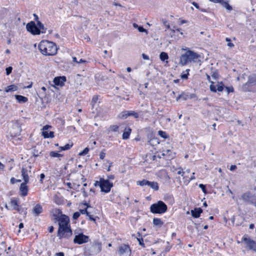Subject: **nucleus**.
<instances>
[{"mask_svg":"<svg viewBox=\"0 0 256 256\" xmlns=\"http://www.w3.org/2000/svg\"><path fill=\"white\" fill-rule=\"evenodd\" d=\"M90 219V220L95 222L96 219L94 218L93 216L90 214V212H88V214L86 215Z\"/></svg>","mask_w":256,"mask_h":256,"instance_id":"52","label":"nucleus"},{"mask_svg":"<svg viewBox=\"0 0 256 256\" xmlns=\"http://www.w3.org/2000/svg\"><path fill=\"white\" fill-rule=\"evenodd\" d=\"M132 132V129L130 128H126L122 134V139L127 140L129 138L130 134Z\"/></svg>","mask_w":256,"mask_h":256,"instance_id":"20","label":"nucleus"},{"mask_svg":"<svg viewBox=\"0 0 256 256\" xmlns=\"http://www.w3.org/2000/svg\"><path fill=\"white\" fill-rule=\"evenodd\" d=\"M223 7H224L226 10H232V7L229 4L228 2H225L224 0L222 1V2L220 4Z\"/></svg>","mask_w":256,"mask_h":256,"instance_id":"27","label":"nucleus"},{"mask_svg":"<svg viewBox=\"0 0 256 256\" xmlns=\"http://www.w3.org/2000/svg\"><path fill=\"white\" fill-rule=\"evenodd\" d=\"M137 184L140 186H147L148 183V180H142L137 181Z\"/></svg>","mask_w":256,"mask_h":256,"instance_id":"33","label":"nucleus"},{"mask_svg":"<svg viewBox=\"0 0 256 256\" xmlns=\"http://www.w3.org/2000/svg\"><path fill=\"white\" fill-rule=\"evenodd\" d=\"M142 57L144 60H149V56L144 54H142Z\"/></svg>","mask_w":256,"mask_h":256,"instance_id":"59","label":"nucleus"},{"mask_svg":"<svg viewBox=\"0 0 256 256\" xmlns=\"http://www.w3.org/2000/svg\"><path fill=\"white\" fill-rule=\"evenodd\" d=\"M43 211V208L42 206L40 204H36L34 208L32 210V214H33L37 216L40 215Z\"/></svg>","mask_w":256,"mask_h":256,"instance_id":"17","label":"nucleus"},{"mask_svg":"<svg viewBox=\"0 0 256 256\" xmlns=\"http://www.w3.org/2000/svg\"><path fill=\"white\" fill-rule=\"evenodd\" d=\"M256 84V75L253 74L248 76V82L242 86V90L244 92H250V86Z\"/></svg>","mask_w":256,"mask_h":256,"instance_id":"9","label":"nucleus"},{"mask_svg":"<svg viewBox=\"0 0 256 256\" xmlns=\"http://www.w3.org/2000/svg\"><path fill=\"white\" fill-rule=\"evenodd\" d=\"M138 30L140 32H146L148 34V30L144 28L142 26H139Z\"/></svg>","mask_w":256,"mask_h":256,"instance_id":"46","label":"nucleus"},{"mask_svg":"<svg viewBox=\"0 0 256 256\" xmlns=\"http://www.w3.org/2000/svg\"><path fill=\"white\" fill-rule=\"evenodd\" d=\"M200 57V56L197 53L188 50L180 56L179 63L182 66H185L192 61L196 62Z\"/></svg>","mask_w":256,"mask_h":256,"instance_id":"3","label":"nucleus"},{"mask_svg":"<svg viewBox=\"0 0 256 256\" xmlns=\"http://www.w3.org/2000/svg\"><path fill=\"white\" fill-rule=\"evenodd\" d=\"M34 20L36 22V24H38V22H40L39 20H38V16L36 14H34Z\"/></svg>","mask_w":256,"mask_h":256,"instance_id":"57","label":"nucleus"},{"mask_svg":"<svg viewBox=\"0 0 256 256\" xmlns=\"http://www.w3.org/2000/svg\"><path fill=\"white\" fill-rule=\"evenodd\" d=\"M72 235V230L70 226H66L64 228H58L57 236L59 239L62 238H68Z\"/></svg>","mask_w":256,"mask_h":256,"instance_id":"8","label":"nucleus"},{"mask_svg":"<svg viewBox=\"0 0 256 256\" xmlns=\"http://www.w3.org/2000/svg\"><path fill=\"white\" fill-rule=\"evenodd\" d=\"M236 165H232L230 166V170H231V171H233L234 170H236Z\"/></svg>","mask_w":256,"mask_h":256,"instance_id":"61","label":"nucleus"},{"mask_svg":"<svg viewBox=\"0 0 256 256\" xmlns=\"http://www.w3.org/2000/svg\"><path fill=\"white\" fill-rule=\"evenodd\" d=\"M10 204L12 206H13V209L16 210L18 207V200L15 199H12L10 200Z\"/></svg>","mask_w":256,"mask_h":256,"instance_id":"32","label":"nucleus"},{"mask_svg":"<svg viewBox=\"0 0 256 256\" xmlns=\"http://www.w3.org/2000/svg\"><path fill=\"white\" fill-rule=\"evenodd\" d=\"M98 100V96H93L92 101H91V104H92V107L94 106V105L96 103Z\"/></svg>","mask_w":256,"mask_h":256,"instance_id":"39","label":"nucleus"},{"mask_svg":"<svg viewBox=\"0 0 256 256\" xmlns=\"http://www.w3.org/2000/svg\"><path fill=\"white\" fill-rule=\"evenodd\" d=\"M226 88L228 94L234 91V89L232 86H226Z\"/></svg>","mask_w":256,"mask_h":256,"instance_id":"47","label":"nucleus"},{"mask_svg":"<svg viewBox=\"0 0 256 256\" xmlns=\"http://www.w3.org/2000/svg\"><path fill=\"white\" fill-rule=\"evenodd\" d=\"M14 97L19 103H25L28 100V98L22 95L16 94Z\"/></svg>","mask_w":256,"mask_h":256,"instance_id":"19","label":"nucleus"},{"mask_svg":"<svg viewBox=\"0 0 256 256\" xmlns=\"http://www.w3.org/2000/svg\"><path fill=\"white\" fill-rule=\"evenodd\" d=\"M12 66H8V68H6V74L7 76H8L10 75L12 72Z\"/></svg>","mask_w":256,"mask_h":256,"instance_id":"44","label":"nucleus"},{"mask_svg":"<svg viewBox=\"0 0 256 256\" xmlns=\"http://www.w3.org/2000/svg\"><path fill=\"white\" fill-rule=\"evenodd\" d=\"M16 181H18V180H16V179L14 178H12L10 179V182L12 184H14L16 182Z\"/></svg>","mask_w":256,"mask_h":256,"instance_id":"58","label":"nucleus"},{"mask_svg":"<svg viewBox=\"0 0 256 256\" xmlns=\"http://www.w3.org/2000/svg\"><path fill=\"white\" fill-rule=\"evenodd\" d=\"M212 84L210 85V90L212 92H216V86L214 84L213 82H211Z\"/></svg>","mask_w":256,"mask_h":256,"instance_id":"42","label":"nucleus"},{"mask_svg":"<svg viewBox=\"0 0 256 256\" xmlns=\"http://www.w3.org/2000/svg\"><path fill=\"white\" fill-rule=\"evenodd\" d=\"M192 98V97H190L188 94H185L184 93V96H182V99L184 100H186L188 98Z\"/></svg>","mask_w":256,"mask_h":256,"instance_id":"51","label":"nucleus"},{"mask_svg":"<svg viewBox=\"0 0 256 256\" xmlns=\"http://www.w3.org/2000/svg\"><path fill=\"white\" fill-rule=\"evenodd\" d=\"M119 127L116 125H112L110 127V130L112 132H116L118 131Z\"/></svg>","mask_w":256,"mask_h":256,"instance_id":"36","label":"nucleus"},{"mask_svg":"<svg viewBox=\"0 0 256 256\" xmlns=\"http://www.w3.org/2000/svg\"><path fill=\"white\" fill-rule=\"evenodd\" d=\"M37 24L38 26V30L40 31V34L41 33H46L47 28L44 26V25L40 22H38Z\"/></svg>","mask_w":256,"mask_h":256,"instance_id":"26","label":"nucleus"},{"mask_svg":"<svg viewBox=\"0 0 256 256\" xmlns=\"http://www.w3.org/2000/svg\"><path fill=\"white\" fill-rule=\"evenodd\" d=\"M240 199L245 203L252 204L256 206V196L252 194L250 191L242 194Z\"/></svg>","mask_w":256,"mask_h":256,"instance_id":"7","label":"nucleus"},{"mask_svg":"<svg viewBox=\"0 0 256 256\" xmlns=\"http://www.w3.org/2000/svg\"><path fill=\"white\" fill-rule=\"evenodd\" d=\"M105 156H106V153L103 151H101L100 154V158L101 160H103Z\"/></svg>","mask_w":256,"mask_h":256,"instance_id":"50","label":"nucleus"},{"mask_svg":"<svg viewBox=\"0 0 256 256\" xmlns=\"http://www.w3.org/2000/svg\"><path fill=\"white\" fill-rule=\"evenodd\" d=\"M199 187L202 189V190L204 194H207L206 185L200 184H199Z\"/></svg>","mask_w":256,"mask_h":256,"instance_id":"43","label":"nucleus"},{"mask_svg":"<svg viewBox=\"0 0 256 256\" xmlns=\"http://www.w3.org/2000/svg\"><path fill=\"white\" fill-rule=\"evenodd\" d=\"M130 116H132L136 119L140 118L142 120L144 118L143 112L140 111L138 112H136L133 110H124L118 115V118L120 119H126Z\"/></svg>","mask_w":256,"mask_h":256,"instance_id":"6","label":"nucleus"},{"mask_svg":"<svg viewBox=\"0 0 256 256\" xmlns=\"http://www.w3.org/2000/svg\"><path fill=\"white\" fill-rule=\"evenodd\" d=\"M73 146V143L71 142L70 144H67L65 146H63L62 148L63 150H70Z\"/></svg>","mask_w":256,"mask_h":256,"instance_id":"38","label":"nucleus"},{"mask_svg":"<svg viewBox=\"0 0 256 256\" xmlns=\"http://www.w3.org/2000/svg\"><path fill=\"white\" fill-rule=\"evenodd\" d=\"M192 5H193V6H194L196 8L198 9V10L200 8V6H198V3H196V2H192Z\"/></svg>","mask_w":256,"mask_h":256,"instance_id":"56","label":"nucleus"},{"mask_svg":"<svg viewBox=\"0 0 256 256\" xmlns=\"http://www.w3.org/2000/svg\"><path fill=\"white\" fill-rule=\"evenodd\" d=\"M150 209L152 214H162L166 212L168 206L164 202L159 200L157 202L152 204Z\"/></svg>","mask_w":256,"mask_h":256,"instance_id":"4","label":"nucleus"},{"mask_svg":"<svg viewBox=\"0 0 256 256\" xmlns=\"http://www.w3.org/2000/svg\"><path fill=\"white\" fill-rule=\"evenodd\" d=\"M54 202L58 205H61L63 204V200L61 199V198H59L58 196H56L54 198Z\"/></svg>","mask_w":256,"mask_h":256,"instance_id":"35","label":"nucleus"},{"mask_svg":"<svg viewBox=\"0 0 256 256\" xmlns=\"http://www.w3.org/2000/svg\"><path fill=\"white\" fill-rule=\"evenodd\" d=\"M202 212V210L200 208H196L191 210L192 216L194 218H198Z\"/></svg>","mask_w":256,"mask_h":256,"instance_id":"18","label":"nucleus"},{"mask_svg":"<svg viewBox=\"0 0 256 256\" xmlns=\"http://www.w3.org/2000/svg\"><path fill=\"white\" fill-rule=\"evenodd\" d=\"M66 79L65 76H56L54 78L53 82L56 86H63Z\"/></svg>","mask_w":256,"mask_h":256,"instance_id":"15","label":"nucleus"},{"mask_svg":"<svg viewBox=\"0 0 256 256\" xmlns=\"http://www.w3.org/2000/svg\"><path fill=\"white\" fill-rule=\"evenodd\" d=\"M28 182H23L21 184L20 188V190L21 192V196H25L28 194V187L26 186Z\"/></svg>","mask_w":256,"mask_h":256,"instance_id":"16","label":"nucleus"},{"mask_svg":"<svg viewBox=\"0 0 256 256\" xmlns=\"http://www.w3.org/2000/svg\"><path fill=\"white\" fill-rule=\"evenodd\" d=\"M92 252L98 254L102 251V242L98 240H95L92 244Z\"/></svg>","mask_w":256,"mask_h":256,"instance_id":"14","label":"nucleus"},{"mask_svg":"<svg viewBox=\"0 0 256 256\" xmlns=\"http://www.w3.org/2000/svg\"><path fill=\"white\" fill-rule=\"evenodd\" d=\"M22 175L23 178L24 182H28L29 177L28 174V170L25 168H22Z\"/></svg>","mask_w":256,"mask_h":256,"instance_id":"21","label":"nucleus"},{"mask_svg":"<svg viewBox=\"0 0 256 256\" xmlns=\"http://www.w3.org/2000/svg\"><path fill=\"white\" fill-rule=\"evenodd\" d=\"M242 241L246 244L247 247L250 250L256 252V242L251 240L248 236L245 234L242 238Z\"/></svg>","mask_w":256,"mask_h":256,"instance_id":"11","label":"nucleus"},{"mask_svg":"<svg viewBox=\"0 0 256 256\" xmlns=\"http://www.w3.org/2000/svg\"><path fill=\"white\" fill-rule=\"evenodd\" d=\"M54 211L53 216L54 217L55 221L58 222V228L70 226L68 216L62 214L61 210L58 208H56Z\"/></svg>","mask_w":256,"mask_h":256,"instance_id":"2","label":"nucleus"},{"mask_svg":"<svg viewBox=\"0 0 256 256\" xmlns=\"http://www.w3.org/2000/svg\"><path fill=\"white\" fill-rule=\"evenodd\" d=\"M40 153V152H39L38 150H36V148H34L33 152H32L34 156V157L38 156Z\"/></svg>","mask_w":256,"mask_h":256,"instance_id":"49","label":"nucleus"},{"mask_svg":"<svg viewBox=\"0 0 256 256\" xmlns=\"http://www.w3.org/2000/svg\"><path fill=\"white\" fill-rule=\"evenodd\" d=\"M189 69H186V71L183 72L180 74L181 78L183 80H186L188 78V76L189 75Z\"/></svg>","mask_w":256,"mask_h":256,"instance_id":"29","label":"nucleus"},{"mask_svg":"<svg viewBox=\"0 0 256 256\" xmlns=\"http://www.w3.org/2000/svg\"><path fill=\"white\" fill-rule=\"evenodd\" d=\"M182 96H184V92L182 94H180L176 98V101H178L180 99L182 98Z\"/></svg>","mask_w":256,"mask_h":256,"instance_id":"60","label":"nucleus"},{"mask_svg":"<svg viewBox=\"0 0 256 256\" xmlns=\"http://www.w3.org/2000/svg\"><path fill=\"white\" fill-rule=\"evenodd\" d=\"M26 29L28 32L32 35L40 34V31L38 30V26L34 22L31 21L26 25Z\"/></svg>","mask_w":256,"mask_h":256,"instance_id":"10","label":"nucleus"},{"mask_svg":"<svg viewBox=\"0 0 256 256\" xmlns=\"http://www.w3.org/2000/svg\"><path fill=\"white\" fill-rule=\"evenodd\" d=\"M158 135L164 138H166L168 137V134L162 130H159L158 132Z\"/></svg>","mask_w":256,"mask_h":256,"instance_id":"34","label":"nucleus"},{"mask_svg":"<svg viewBox=\"0 0 256 256\" xmlns=\"http://www.w3.org/2000/svg\"><path fill=\"white\" fill-rule=\"evenodd\" d=\"M51 126L49 125H46L44 126V127L42 128V130L43 131L42 132H44V131H47V130L50 128Z\"/></svg>","mask_w":256,"mask_h":256,"instance_id":"54","label":"nucleus"},{"mask_svg":"<svg viewBox=\"0 0 256 256\" xmlns=\"http://www.w3.org/2000/svg\"><path fill=\"white\" fill-rule=\"evenodd\" d=\"M18 89V87L15 84H11L7 87L5 88L4 91L6 92H15Z\"/></svg>","mask_w":256,"mask_h":256,"instance_id":"22","label":"nucleus"},{"mask_svg":"<svg viewBox=\"0 0 256 256\" xmlns=\"http://www.w3.org/2000/svg\"><path fill=\"white\" fill-rule=\"evenodd\" d=\"M80 212L82 214H86V215L88 214V212L86 208H85L84 209L80 210Z\"/></svg>","mask_w":256,"mask_h":256,"instance_id":"48","label":"nucleus"},{"mask_svg":"<svg viewBox=\"0 0 256 256\" xmlns=\"http://www.w3.org/2000/svg\"><path fill=\"white\" fill-rule=\"evenodd\" d=\"M88 240L89 237L88 236L84 234L83 233H80L75 236L74 239V244H82L88 242Z\"/></svg>","mask_w":256,"mask_h":256,"instance_id":"12","label":"nucleus"},{"mask_svg":"<svg viewBox=\"0 0 256 256\" xmlns=\"http://www.w3.org/2000/svg\"><path fill=\"white\" fill-rule=\"evenodd\" d=\"M131 249L128 244H122L119 246L118 254L120 256H124V254L130 255Z\"/></svg>","mask_w":256,"mask_h":256,"instance_id":"13","label":"nucleus"},{"mask_svg":"<svg viewBox=\"0 0 256 256\" xmlns=\"http://www.w3.org/2000/svg\"><path fill=\"white\" fill-rule=\"evenodd\" d=\"M50 156L52 158H58L62 157L63 156V154H58L56 152L52 151L50 152Z\"/></svg>","mask_w":256,"mask_h":256,"instance_id":"31","label":"nucleus"},{"mask_svg":"<svg viewBox=\"0 0 256 256\" xmlns=\"http://www.w3.org/2000/svg\"><path fill=\"white\" fill-rule=\"evenodd\" d=\"M40 52L45 56H54L57 52L56 44L48 40H42L38 46Z\"/></svg>","mask_w":256,"mask_h":256,"instance_id":"1","label":"nucleus"},{"mask_svg":"<svg viewBox=\"0 0 256 256\" xmlns=\"http://www.w3.org/2000/svg\"><path fill=\"white\" fill-rule=\"evenodd\" d=\"M82 190L83 192V195L84 197H87L88 196V193L86 192L84 188H83V189H82Z\"/></svg>","mask_w":256,"mask_h":256,"instance_id":"62","label":"nucleus"},{"mask_svg":"<svg viewBox=\"0 0 256 256\" xmlns=\"http://www.w3.org/2000/svg\"><path fill=\"white\" fill-rule=\"evenodd\" d=\"M80 212H76L74 213L73 216H72V218L74 220H76L80 217Z\"/></svg>","mask_w":256,"mask_h":256,"instance_id":"45","label":"nucleus"},{"mask_svg":"<svg viewBox=\"0 0 256 256\" xmlns=\"http://www.w3.org/2000/svg\"><path fill=\"white\" fill-rule=\"evenodd\" d=\"M107 179L110 181V180H114V176L113 174H110L107 176Z\"/></svg>","mask_w":256,"mask_h":256,"instance_id":"55","label":"nucleus"},{"mask_svg":"<svg viewBox=\"0 0 256 256\" xmlns=\"http://www.w3.org/2000/svg\"><path fill=\"white\" fill-rule=\"evenodd\" d=\"M54 230V228L53 226H50L48 228V232L50 233L52 232Z\"/></svg>","mask_w":256,"mask_h":256,"instance_id":"63","label":"nucleus"},{"mask_svg":"<svg viewBox=\"0 0 256 256\" xmlns=\"http://www.w3.org/2000/svg\"><path fill=\"white\" fill-rule=\"evenodd\" d=\"M178 170L177 172V174H181L182 176H183L184 174V172H183V170L182 168H178Z\"/></svg>","mask_w":256,"mask_h":256,"instance_id":"53","label":"nucleus"},{"mask_svg":"<svg viewBox=\"0 0 256 256\" xmlns=\"http://www.w3.org/2000/svg\"><path fill=\"white\" fill-rule=\"evenodd\" d=\"M94 186H99L101 192L106 193L109 192L114 186L112 182H110L108 180H104L103 178H100V181H96Z\"/></svg>","mask_w":256,"mask_h":256,"instance_id":"5","label":"nucleus"},{"mask_svg":"<svg viewBox=\"0 0 256 256\" xmlns=\"http://www.w3.org/2000/svg\"><path fill=\"white\" fill-rule=\"evenodd\" d=\"M89 152V148H86L82 152L79 153V156H83Z\"/></svg>","mask_w":256,"mask_h":256,"instance_id":"40","label":"nucleus"},{"mask_svg":"<svg viewBox=\"0 0 256 256\" xmlns=\"http://www.w3.org/2000/svg\"><path fill=\"white\" fill-rule=\"evenodd\" d=\"M42 136L44 138H52L54 136L53 132L44 131L42 132Z\"/></svg>","mask_w":256,"mask_h":256,"instance_id":"23","label":"nucleus"},{"mask_svg":"<svg viewBox=\"0 0 256 256\" xmlns=\"http://www.w3.org/2000/svg\"><path fill=\"white\" fill-rule=\"evenodd\" d=\"M138 237H137L136 238H137L138 241L139 242V244L140 246H142L143 247H145L142 234L140 232H138Z\"/></svg>","mask_w":256,"mask_h":256,"instance_id":"28","label":"nucleus"},{"mask_svg":"<svg viewBox=\"0 0 256 256\" xmlns=\"http://www.w3.org/2000/svg\"><path fill=\"white\" fill-rule=\"evenodd\" d=\"M168 56L167 53L165 52H162L160 54V58L162 62H164L166 60H168Z\"/></svg>","mask_w":256,"mask_h":256,"instance_id":"30","label":"nucleus"},{"mask_svg":"<svg viewBox=\"0 0 256 256\" xmlns=\"http://www.w3.org/2000/svg\"><path fill=\"white\" fill-rule=\"evenodd\" d=\"M224 88V85L222 82L218 84L217 86L216 91L222 92Z\"/></svg>","mask_w":256,"mask_h":256,"instance_id":"37","label":"nucleus"},{"mask_svg":"<svg viewBox=\"0 0 256 256\" xmlns=\"http://www.w3.org/2000/svg\"><path fill=\"white\" fill-rule=\"evenodd\" d=\"M16 210L20 213H22V212H24V214H26V210H25L24 208H22L21 206L18 207V208Z\"/></svg>","mask_w":256,"mask_h":256,"instance_id":"41","label":"nucleus"},{"mask_svg":"<svg viewBox=\"0 0 256 256\" xmlns=\"http://www.w3.org/2000/svg\"><path fill=\"white\" fill-rule=\"evenodd\" d=\"M64 253L62 252H59L56 254V256H64Z\"/></svg>","mask_w":256,"mask_h":256,"instance_id":"64","label":"nucleus"},{"mask_svg":"<svg viewBox=\"0 0 256 256\" xmlns=\"http://www.w3.org/2000/svg\"><path fill=\"white\" fill-rule=\"evenodd\" d=\"M148 183L149 184H148L147 186H149L150 188H151L154 190H158L159 187L158 186V184L156 182L148 181Z\"/></svg>","mask_w":256,"mask_h":256,"instance_id":"25","label":"nucleus"},{"mask_svg":"<svg viewBox=\"0 0 256 256\" xmlns=\"http://www.w3.org/2000/svg\"><path fill=\"white\" fill-rule=\"evenodd\" d=\"M153 224L154 226L161 227L163 225L164 222L160 218H154L153 219Z\"/></svg>","mask_w":256,"mask_h":256,"instance_id":"24","label":"nucleus"}]
</instances>
